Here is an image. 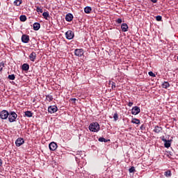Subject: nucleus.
<instances>
[{
	"label": "nucleus",
	"instance_id": "obj_1",
	"mask_svg": "<svg viewBox=\"0 0 178 178\" xmlns=\"http://www.w3.org/2000/svg\"><path fill=\"white\" fill-rule=\"evenodd\" d=\"M99 124L98 122H92L89 125V130L90 131H93L94 133H97V131H99Z\"/></svg>",
	"mask_w": 178,
	"mask_h": 178
},
{
	"label": "nucleus",
	"instance_id": "obj_2",
	"mask_svg": "<svg viewBox=\"0 0 178 178\" xmlns=\"http://www.w3.org/2000/svg\"><path fill=\"white\" fill-rule=\"evenodd\" d=\"M16 119H17V114L15 113V111H10L8 113V121L10 123H13V122H16Z\"/></svg>",
	"mask_w": 178,
	"mask_h": 178
},
{
	"label": "nucleus",
	"instance_id": "obj_3",
	"mask_svg": "<svg viewBox=\"0 0 178 178\" xmlns=\"http://www.w3.org/2000/svg\"><path fill=\"white\" fill-rule=\"evenodd\" d=\"M9 116V112L6 110H3L0 112V119H2V120H6V119Z\"/></svg>",
	"mask_w": 178,
	"mask_h": 178
},
{
	"label": "nucleus",
	"instance_id": "obj_4",
	"mask_svg": "<svg viewBox=\"0 0 178 178\" xmlns=\"http://www.w3.org/2000/svg\"><path fill=\"white\" fill-rule=\"evenodd\" d=\"M65 38L67 40H73L74 38V32L70 30L67 31L65 33Z\"/></svg>",
	"mask_w": 178,
	"mask_h": 178
},
{
	"label": "nucleus",
	"instance_id": "obj_5",
	"mask_svg": "<svg viewBox=\"0 0 178 178\" xmlns=\"http://www.w3.org/2000/svg\"><path fill=\"white\" fill-rule=\"evenodd\" d=\"M75 56H83L84 55V49H76L74 50Z\"/></svg>",
	"mask_w": 178,
	"mask_h": 178
},
{
	"label": "nucleus",
	"instance_id": "obj_6",
	"mask_svg": "<svg viewBox=\"0 0 178 178\" xmlns=\"http://www.w3.org/2000/svg\"><path fill=\"white\" fill-rule=\"evenodd\" d=\"M49 113H55L58 112V107L56 106H50L48 108Z\"/></svg>",
	"mask_w": 178,
	"mask_h": 178
},
{
	"label": "nucleus",
	"instance_id": "obj_7",
	"mask_svg": "<svg viewBox=\"0 0 178 178\" xmlns=\"http://www.w3.org/2000/svg\"><path fill=\"white\" fill-rule=\"evenodd\" d=\"M141 112V109L138 106H134L131 110L132 115H138Z\"/></svg>",
	"mask_w": 178,
	"mask_h": 178
},
{
	"label": "nucleus",
	"instance_id": "obj_8",
	"mask_svg": "<svg viewBox=\"0 0 178 178\" xmlns=\"http://www.w3.org/2000/svg\"><path fill=\"white\" fill-rule=\"evenodd\" d=\"M49 148L50 151H56V148H58V144L55 142H51L49 145Z\"/></svg>",
	"mask_w": 178,
	"mask_h": 178
},
{
	"label": "nucleus",
	"instance_id": "obj_9",
	"mask_svg": "<svg viewBox=\"0 0 178 178\" xmlns=\"http://www.w3.org/2000/svg\"><path fill=\"white\" fill-rule=\"evenodd\" d=\"M21 40L22 42H24V44H27L29 43V41H30V36L26 34L22 35Z\"/></svg>",
	"mask_w": 178,
	"mask_h": 178
},
{
	"label": "nucleus",
	"instance_id": "obj_10",
	"mask_svg": "<svg viewBox=\"0 0 178 178\" xmlns=\"http://www.w3.org/2000/svg\"><path fill=\"white\" fill-rule=\"evenodd\" d=\"M24 143V139H23V138H18L15 141V145L16 147H20L21 145H23Z\"/></svg>",
	"mask_w": 178,
	"mask_h": 178
},
{
	"label": "nucleus",
	"instance_id": "obj_11",
	"mask_svg": "<svg viewBox=\"0 0 178 178\" xmlns=\"http://www.w3.org/2000/svg\"><path fill=\"white\" fill-rule=\"evenodd\" d=\"M153 131H154V133H156V134H159V133H162V131H163V128H162V127L156 125L154 127Z\"/></svg>",
	"mask_w": 178,
	"mask_h": 178
},
{
	"label": "nucleus",
	"instance_id": "obj_12",
	"mask_svg": "<svg viewBox=\"0 0 178 178\" xmlns=\"http://www.w3.org/2000/svg\"><path fill=\"white\" fill-rule=\"evenodd\" d=\"M29 59L31 62H35V59H37V53L33 51L30 55H29Z\"/></svg>",
	"mask_w": 178,
	"mask_h": 178
},
{
	"label": "nucleus",
	"instance_id": "obj_13",
	"mask_svg": "<svg viewBox=\"0 0 178 178\" xmlns=\"http://www.w3.org/2000/svg\"><path fill=\"white\" fill-rule=\"evenodd\" d=\"M162 141H163L164 143V146L165 148H169L170 147V140H168L166 139H165V137H163V138L161 139Z\"/></svg>",
	"mask_w": 178,
	"mask_h": 178
},
{
	"label": "nucleus",
	"instance_id": "obj_14",
	"mask_svg": "<svg viewBox=\"0 0 178 178\" xmlns=\"http://www.w3.org/2000/svg\"><path fill=\"white\" fill-rule=\"evenodd\" d=\"M122 31L126 33L129 30V25L127 24L124 23L121 25Z\"/></svg>",
	"mask_w": 178,
	"mask_h": 178
},
{
	"label": "nucleus",
	"instance_id": "obj_15",
	"mask_svg": "<svg viewBox=\"0 0 178 178\" xmlns=\"http://www.w3.org/2000/svg\"><path fill=\"white\" fill-rule=\"evenodd\" d=\"M41 28V24L38 22H35L33 24V30H35V31H38V30H40V29Z\"/></svg>",
	"mask_w": 178,
	"mask_h": 178
},
{
	"label": "nucleus",
	"instance_id": "obj_16",
	"mask_svg": "<svg viewBox=\"0 0 178 178\" xmlns=\"http://www.w3.org/2000/svg\"><path fill=\"white\" fill-rule=\"evenodd\" d=\"M30 69V65L28 63H24L22 66V70L24 72H28V70Z\"/></svg>",
	"mask_w": 178,
	"mask_h": 178
},
{
	"label": "nucleus",
	"instance_id": "obj_17",
	"mask_svg": "<svg viewBox=\"0 0 178 178\" xmlns=\"http://www.w3.org/2000/svg\"><path fill=\"white\" fill-rule=\"evenodd\" d=\"M65 20L66 22H72L73 20V15L72 14H67L65 16Z\"/></svg>",
	"mask_w": 178,
	"mask_h": 178
},
{
	"label": "nucleus",
	"instance_id": "obj_18",
	"mask_svg": "<svg viewBox=\"0 0 178 178\" xmlns=\"http://www.w3.org/2000/svg\"><path fill=\"white\" fill-rule=\"evenodd\" d=\"M161 87L162 88H169V87H170V84L169 83V82L168 81H164L162 84H161Z\"/></svg>",
	"mask_w": 178,
	"mask_h": 178
},
{
	"label": "nucleus",
	"instance_id": "obj_19",
	"mask_svg": "<svg viewBox=\"0 0 178 178\" xmlns=\"http://www.w3.org/2000/svg\"><path fill=\"white\" fill-rule=\"evenodd\" d=\"M25 116H26V118H33V113L30 111H25Z\"/></svg>",
	"mask_w": 178,
	"mask_h": 178
},
{
	"label": "nucleus",
	"instance_id": "obj_20",
	"mask_svg": "<svg viewBox=\"0 0 178 178\" xmlns=\"http://www.w3.org/2000/svg\"><path fill=\"white\" fill-rule=\"evenodd\" d=\"M91 10H92V8H91V7L90 6H86L85 8H84V12L85 13H91Z\"/></svg>",
	"mask_w": 178,
	"mask_h": 178
},
{
	"label": "nucleus",
	"instance_id": "obj_21",
	"mask_svg": "<svg viewBox=\"0 0 178 178\" xmlns=\"http://www.w3.org/2000/svg\"><path fill=\"white\" fill-rule=\"evenodd\" d=\"M46 99L49 102H51L54 99V96H52L51 95H46Z\"/></svg>",
	"mask_w": 178,
	"mask_h": 178
},
{
	"label": "nucleus",
	"instance_id": "obj_22",
	"mask_svg": "<svg viewBox=\"0 0 178 178\" xmlns=\"http://www.w3.org/2000/svg\"><path fill=\"white\" fill-rule=\"evenodd\" d=\"M164 176H165V177H170L172 176V171L167 170L164 172Z\"/></svg>",
	"mask_w": 178,
	"mask_h": 178
},
{
	"label": "nucleus",
	"instance_id": "obj_23",
	"mask_svg": "<svg viewBox=\"0 0 178 178\" xmlns=\"http://www.w3.org/2000/svg\"><path fill=\"white\" fill-rule=\"evenodd\" d=\"M42 16L43 17L46 19V20H48V17H49V13L48 12H44L42 13Z\"/></svg>",
	"mask_w": 178,
	"mask_h": 178
},
{
	"label": "nucleus",
	"instance_id": "obj_24",
	"mask_svg": "<svg viewBox=\"0 0 178 178\" xmlns=\"http://www.w3.org/2000/svg\"><path fill=\"white\" fill-rule=\"evenodd\" d=\"M131 123H134L135 124H140V120L137 119V118H134L131 120Z\"/></svg>",
	"mask_w": 178,
	"mask_h": 178
},
{
	"label": "nucleus",
	"instance_id": "obj_25",
	"mask_svg": "<svg viewBox=\"0 0 178 178\" xmlns=\"http://www.w3.org/2000/svg\"><path fill=\"white\" fill-rule=\"evenodd\" d=\"M14 5L15 6H20V5H22V1H20V0H15L14 1Z\"/></svg>",
	"mask_w": 178,
	"mask_h": 178
},
{
	"label": "nucleus",
	"instance_id": "obj_26",
	"mask_svg": "<svg viewBox=\"0 0 178 178\" xmlns=\"http://www.w3.org/2000/svg\"><path fill=\"white\" fill-rule=\"evenodd\" d=\"M19 20L21 22H26V20H27V17H26V15H21L19 17Z\"/></svg>",
	"mask_w": 178,
	"mask_h": 178
},
{
	"label": "nucleus",
	"instance_id": "obj_27",
	"mask_svg": "<svg viewBox=\"0 0 178 178\" xmlns=\"http://www.w3.org/2000/svg\"><path fill=\"white\" fill-rule=\"evenodd\" d=\"M113 119L115 122H116L119 119V114H118V112H115L113 115Z\"/></svg>",
	"mask_w": 178,
	"mask_h": 178
},
{
	"label": "nucleus",
	"instance_id": "obj_28",
	"mask_svg": "<svg viewBox=\"0 0 178 178\" xmlns=\"http://www.w3.org/2000/svg\"><path fill=\"white\" fill-rule=\"evenodd\" d=\"M98 140L100 143H108V140L105 139V138L100 137Z\"/></svg>",
	"mask_w": 178,
	"mask_h": 178
},
{
	"label": "nucleus",
	"instance_id": "obj_29",
	"mask_svg": "<svg viewBox=\"0 0 178 178\" xmlns=\"http://www.w3.org/2000/svg\"><path fill=\"white\" fill-rule=\"evenodd\" d=\"M4 67H5V63L3 62L0 63V72H2Z\"/></svg>",
	"mask_w": 178,
	"mask_h": 178
},
{
	"label": "nucleus",
	"instance_id": "obj_30",
	"mask_svg": "<svg viewBox=\"0 0 178 178\" xmlns=\"http://www.w3.org/2000/svg\"><path fill=\"white\" fill-rule=\"evenodd\" d=\"M110 85L111 86L112 90H115V88H116V83L115 82H110Z\"/></svg>",
	"mask_w": 178,
	"mask_h": 178
},
{
	"label": "nucleus",
	"instance_id": "obj_31",
	"mask_svg": "<svg viewBox=\"0 0 178 178\" xmlns=\"http://www.w3.org/2000/svg\"><path fill=\"white\" fill-rule=\"evenodd\" d=\"M129 173H134V172H136V168L134 166H132L129 169Z\"/></svg>",
	"mask_w": 178,
	"mask_h": 178
},
{
	"label": "nucleus",
	"instance_id": "obj_32",
	"mask_svg": "<svg viewBox=\"0 0 178 178\" xmlns=\"http://www.w3.org/2000/svg\"><path fill=\"white\" fill-rule=\"evenodd\" d=\"M8 79L9 80H15V79H16V76H15V74H10L8 75Z\"/></svg>",
	"mask_w": 178,
	"mask_h": 178
},
{
	"label": "nucleus",
	"instance_id": "obj_33",
	"mask_svg": "<svg viewBox=\"0 0 178 178\" xmlns=\"http://www.w3.org/2000/svg\"><path fill=\"white\" fill-rule=\"evenodd\" d=\"M156 20L157 22H162V16H161V15L156 16Z\"/></svg>",
	"mask_w": 178,
	"mask_h": 178
},
{
	"label": "nucleus",
	"instance_id": "obj_34",
	"mask_svg": "<svg viewBox=\"0 0 178 178\" xmlns=\"http://www.w3.org/2000/svg\"><path fill=\"white\" fill-rule=\"evenodd\" d=\"M36 12L40 13H42L43 10H42L41 8L37 7L36 8Z\"/></svg>",
	"mask_w": 178,
	"mask_h": 178
},
{
	"label": "nucleus",
	"instance_id": "obj_35",
	"mask_svg": "<svg viewBox=\"0 0 178 178\" xmlns=\"http://www.w3.org/2000/svg\"><path fill=\"white\" fill-rule=\"evenodd\" d=\"M148 74H149V76H150L151 77H155V74L152 71L149 72Z\"/></svg>",
	"mask_w": 178,
	"mask_h": 178
},
{
	"label": "nucleus",
	"instance_id": "obj_36",
	"mask_svg": "<svg viewBox=\"0 0 178 178\" xmlns=\"http://www.w3.org/2000/svg\"><path fill=\"white\" fill-rule=\"evenodd\" d=\"M116 23H118V24H121V23H122V19L118 18V19L116 20Z\"/></svg>",
	"mask_w": 178,
	"mask_h": 178
},
{
	"label": "nucleus",
	"instance_id": "obj_37",
	"mask_svg": "<svg viewBox=\"0 0 178 178\" xmlns=\"http://www.w3.org/2000/svg\"><path fill=\"white\" fill-rule=\"evenodd\" d=\"M140 130H145V124H143L140 127Z\"/></svg>",
	"mask_w": 178,
	"mask_h": 178
},
{
	"label": "nucleus",
	"instance_id": "obj_38",
	"mask_svg": "<svg viewBox=\"0 0 178 178\" xmlns=\"http://www.w3.org/2000/svg\"><path fill=\"white\" fill-rule=\"evenodd\" d=\"M70 101H72L73 104H76V98H72L70 99Z\"/></svg>",
	"mask_w": 178,
	"mask_h": 178
},
{
	"label": "nucleus",
	"instance_id": "obj_39",
	"mask_svg": "<svg viewBox=\"0 0 178 178\" xmlns=\"http://www.w3.org/2000/svg\"><path fill=\"white\" fill-rule=\"evenodd\" d=\"M134 103H133L132 102H129V103H128V106H133V104H134Z\"/></svg>",
	"mask_w": 178,
	"mask_h": 178
},
{
	"label": "nucleus",
	"instance_id": "obj_40",
	"mask_svg": "<svg viewBox=\"0 0 178 178\" xmlns=\"http://www.w3.org/2000/svg\"><path fill=\"white\" fill-rule=\"evenodd\" d=\"M151 2H152L153 3H156V2H158V0H151Z\"/></svg>",
	"mask_w": 178,
	"mask_h": 178
},
{
	"label": "nucleus",
	"instance_id": "obj_41",
	"mask_svg": "<svg viewBox=\"0 0 178 178\" xmlns=\"http://www.w3.org/2000/svg\"><path fill=\"white\" fill-rule=\"evenodd\" d=\"M2 163H3L2 159H0V166H2Z\"/></svg>",
	"mask_w": 178,
	"mask_h": 178
}]
</instances>
